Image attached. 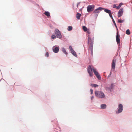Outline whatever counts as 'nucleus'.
Here are the masks:
<instances>
[{"mask_svg":"<svg viewBox=\"0 0 132 132\" xmlns=\"http://www.w3.org/2000/svg\"><path fill=\"white\" fill-rule=\"evenodd\" d=\"M55 32L57 37L61 39L62 38V36L60 31L57 29H56L55 30Z\"/></svg>","mask_w":132,"mask_h":132,"instance_id":"nucleus-3","label":"nucleus"},{"mask_svg":"<svg viewBox=\"0 0 132 132\" xmlns=\"http://www.w3.org/2000/svg\"><path fill=\"white\" fill-rule=\"evenodd\" d=\"M94 9V6L93 5H88L87 7V11L88 12L93 11Z\"/></svg>","mask_w":132,"mask_h":132,"instance_id":"nucleus-6","label":"nucleus"},{"mask_svg":"<svg viewBox=\"0 0 132 132\" xmlns=\"http://www.w3.org/2000/svg\"><path fill=\"white\" fill-rule=\"evenodd\" d=\"M79 3H78L77 4V7H78V5H79Z\"/></svg>","mask_w":132,"mask_h":132,"instance_id":"nucleus-36","label":"nucleus"},{"mask_svg":"<svg viewBox=\"0 0 132 132\" xmlns=\"http://www.w3.org/2000/svg\"><path fill=\"white\" fill-rule=\"evenodd\" d=\"M120 37L119 35L117 32V34L116 36V40L117 43L118 44H120Z\"/></svg>","mask_w":132,"mask_h":132,"instance_id":"nucleus-9","label":"nucleus"},{"mask_svg":"<svg viewBox=\"0 0 132 132\" xmlns=\"http://www.w3.org/2000/svg\"><path fill=\"white\" fill-rule=\"evenodd\" d=\"M124 21H125V20H120L119 19L118 20V22L119 23H122Z\"/></svg>","mask_w":132,"mask_h":132,"instance_id":"nucleus-24","label":"nucleus"},{"mask_svg":"<svg viewBox=\"0 0 132 132\" xmlns=\"http://www.w3.org/2000/svg\"><path fill=\"white\" fill-rule=\"evenodd\" d=\"M72 29V27L71 26H69L68 28V30L69 31H70Z\"/></svg>","mask_w":132,"mask_h":132,"instance_id":"nucleus-22","label":"nucleus"},{"mask_svg":"<svg viewBox=\"0 0 132 132\" xmlns=\"http://www.w3.org/2000/svg\"><path fill=\"white\" fill-rule=\"evenodd\" d=\"M56 38V36L55 35H53L51 36V38L53 39H55Z\"/></svg>","mask_w":132,"mask_h":132,"instance_id":"nucleus-26","label":"nucleus"},{"mask_svg":"<svg viewBox=\"0 0 132 132\" xmlns=\"http://www.w3.org/2000/svg\"><path fill=\"white\" fill-rule=\"evenodd\" d=\"M106 106L105 104H103L101 105V107L102 109H104L106 108Z\"/></svg>","mask_w":132,"mask_h":132,"instance_id":"nucleus-14","label":"nucleus"},{"mask_svg":"<svg viewBox=\"0 0 132 132\" xmlns=\"http://www.w3.org/2000/svg\"><path fill=\"white\" fill-rule=\"evenodd\" d=\"M90 92L91 94H92L93 93V90L92 89H90Z\"/></svg>","mask_w":132,"mask_h":132,"instance_id":"nucleus-33","label":"nucleus"},{"mask_svg":"<svg viewBox=\"0 0 132 132\" xmlns=\"http://www.w3.org/2000/svg\"><path fill=\"white\" fill-rule=\"evenodd\" d=\"M117 6L115 4H114L113 5V8L117 9Z\"/></svg>","mask_w":132,"mask_h":132,"instance_id":"nucleus-31","label":"nucleus"},{"mask_svg":"<svg viewBox=\"0 0 132 132\" xmlns=\"http://www.w3.org/2000/svg\"><path fill=\"white\" fill-rule=\"evenodd\" d=\"M123 9L121 8L119 10L118 14V17H120L123 14Z\"/></svg>","mask_w":132,"mask_h":132,"instance_id":"nucleus-8","label":"nucleus"},{"mask_svg":"<svg viewBox=\"0 0 132 132\" xmlns=\"http://www.w3.org/2000/svg\"><path fill=\"white\" fill-rule=\"evenodd\" d=\"M112 21H113V22L114 24L115 27H116V28H117V26L116 24V23H115V22L114 20L113 19Z\"/></svg>","mask_w":132,"mask_h":132,"instance_id":"nucleus-27","label":"nucleus"},{"mask_svg":"<svg viewBox=\"0 0 132 132\" xmlns=\"http://www.w3.org/2000/svg\"><path fill=\"white\" fill-rule=\"evenodd\" d=\"M62 51L66 55H67L68 53L66 52L65 49L63 47L62 48Z\"/></svg>","mask_w":132,"mask_h":132,"instance_id":"nucleus-12","label":"nucleus"},{"mask_svg":"<svg viewBox=\"0 0 132 132\" xmlns=\"http://www.w3.org/2000/svg\"><path fill=\"white\" fill-rule=\"evenodd\" d=\"M92 70L95 75H97V74L98 75V73L96 71L95 69H92Z\"/></svg>","mask_w":132,"mask_h":132,"instance_id":"nucleus-17","label":"nucleus"},{"mask_svg":"<svg viewBox=\"0 0 132 132\" xmlns=\"http://www.w3.org/2000/svg\"><path fill=\"white\" fill-rule=\"evenodd\" d=\"M88 43L89 46L88 50L91 51L92 55L93 54V37L91 39L90 36L89 35H88Z\"/></svg>","mask_w":132,"mask_h":132,"instance_id":"nucleus-1","label":"nucleus"},{"mask_svg":"<svg viewBox=\"0 0 132 132\" xmlns=\"http://www.w3.org/2000/svg\"><path fill=\"white\" fill-rule=\"evenodd\" d=\"M94 96H92L91 97V99L92 100L93 98H94Z\"/></svg>","mask_w":132,"mask_h":132,"instance_id":"nucleus-35","label":"nucleus"},{"mask_svg":"<svg viewBox=\"0 0 132 132\" xmlns=\"http://www.w3.org/2000/svg\"><path fill=\"white\" fill-rule=\"evenodd\" d=\"M69 47L70 50V51H73V49L72 47L71 46H70Z\"/></svg>","mask_w":132,"mask_h":132,"instance_id":"nucleus-29","label":"nucleus"},{"mask_svg":"<svg viewBox=\"0 0 132 132\" xmlns=\"http://www.w3.org/2000/svg\"><path fill=\"white\" fill-rule=\"evenodd\" d=\"M109 14V16H110V17L111 18L113 19V17H112V14L111 12Z\"/></svg>","mask_w":132,"mask_h":132,"instance_id":"nucleus-28","label":"nucleus"},{"mask_svg":"<svg viewBox=\"0 0 132 132\" xmlns=\"http://www.w3.org/2000/svg\"><path fill=\"white\" fill-rule=\"evenodd\" d=\"M96 76L98 79L100 80L101 79V78L99 73H98V75L97 74V75H96Z\"/></svg>","mask_w":132,"mask_h":132,"instance_id":"nucleus-23","label":"nucleus"},{"mask_svg":"<svg viewBox=\"0 0 132 132\" xmlns=\"http://www.w3.org/2000/svg\"><path fill=\"white\" fill-rule=\"evenodd\" d=\"M123 106L122 105L120 104L119 105L118 109V110L117 112L116 111V113H120L122 112L123 110Z\"/></svg>","mask_w":132,"mask_h":132,"instance_id":"nucleus-7","label":"nucleus"},{"mask_svg":"<svg viewBox=\"0 0 132 132\" xmlns=\"http://www.w3.org/2000/svg\"><path fill=\"white\" fill-rule=\"evenodd\" d=\"M116 59L114 58L112 61V68L114 69L115 67V63L116 62Z\"/></svg>","mask_w":132,"mask_h":132,"instance_id":"nucleus-11","label":"nucleus"},{"mask_svg":"<svg viewBox=\"0 0 132 132\" xmlns=\"http://www.w3.org/2000/svg\"><path fill=\"white\" fill-rule=\"evenodd\" d=\"M126 34L129 35L130 34V30L128 29H127L126 32Z\"/></svg>","mask_w":132,"mask_h":132,"instance_id":"nucleus-21","label":"nucleus"},{"mask_svg":"<svg viewBox=\"0 0 132 132\" xmlns=\"http://www.w3.org/2000/svg\"><path fill=\"white\" fill-rule=\"evenodd\" d=\"M87 32L89 34H90V32L89 30L88 29L87 30Z\"/></svg>","mask_w":132,"mask_h":132,"instance_id":"nucleus-32","label":"nucleus"},{"mask_svg":"<svg viewBox=\"0 0 132 132\" xmlns=\"http://www.w3.org/2000/svg\"><path fill=\"white\" fill-rule=\"evenodd\" d=\"M91 86L94 87H97L98 86V85L93 84H91Z\"/></svg>","mask_w":132,"mask_h":132,"instance_id":"nucleus-19","label":"nucleus"},{"mask_svg":"<svg viewBox=\"0 0 132 132\" xmlns=\"http://www.w3.org/2000/svg\"><path fill=\"white\" fill-rule=\"evenodd\" d=\"M44 14L47 16L48 17L50 16V13L48 12H45L44 13Z\"/></svg>","mask_w":132,"mask_h":132,"instance_id":"nucleus-16","label":"nucleus"},{"mask_svg":"<svg viewBox=\"0 0 132 132\" xmlns=\"http://www.w3.org/2000/svg\"><path fill=\"white\" fill-rule=\"evenodd\" d=\"M92 69L90 65H89L87 69V71L88 73L89 74L90 76H92L93 72L92 71Z\"/></svg>","mask_w":132,"mask_h":132,"instance_id":"nucleus-4","label":"nucleus"},{"mask_svg":"<svg viewBox=\"0 0 132 132\" xmlns=\"http://www.w3.org/2000/svg\"><path fill=\"white\" fill-rule=\"evenodd\" d=\"M111 74H112V72H110V75H109V76H110L111 75Z\"/></svg>","mask_w":132,"mask_h":132,"instance_id":"nucleus-37","label":"nucleus"},{"mask_svg":"<svg viewBox=\"0 0 132 132\" xmlns=\"http://www.w3.org/2000/svg\"><path fill=\"white\" fill-rule=\"evenodd\" d=\"M95 94L96 96L98 97L103 98L105 97V95L104 93L103 92L100 91H95Z\"/></svg>","mask_w":132,"mask_h":132,"instance_id":"nucleus-2","label":"nucleus"},{"mask_svg":"<svg viewBox=\"0 0 132 132\" xmlns=\"http://www.w3.org/2000/svg\"><path fill=\"white\" fill-rule=\"evenodd\" d=\"M45 56L47 57H48L49 56L48 53L47 52H46L45 54Z\"/></svg>","mask_w":132,"mask_h":132,"instance_id":"nucleus-30","label":"nucleus"},{"mask_svg":"<svg viewBox=\"0 0 132 132\" xmlns=\"http://www.w3.org/2000/svg\"><path fill=\"white\" fill-rule=\"evenodd\" d=\"M81 14L80 13H78L76 14V17L77 19L79 20L80 18Z\"/></svg>","mask_w":132,"mask_h":132,"instance_id":"nucleus-13","label":"nucleus"},{"mask_svg":"<svg viewBox=\"0 0 132 132\" xmlns=\"http://www.w3.org/2000/svg\"><path fill=\"white\" fill-rule=\"evenodd\" d=\"M71 52L72 54L75 56L76 57L77 56V55L76 54V53L74 50L72 51H71Z\"/></svg>","mask_w":132,"mask_h":132,"instance_id":"nucleus-18","label":"nucleus"},{"mask_svg":"<svg viewBox=\"0 0 132 132\" xmlns=\"http://www.w3.org/2000/svg\"><path fill=\"white\" fill-rule=\"evenodd\" d=\"M102 9L101 7H99L95 9L94 12V13L96 14V15H97L98 13H99L100 10H101Z\"/></svg>","mask_w":132,"mask_h":132,"instance_id":"nucleus-10","label":"nucleus"},{"mask_svg":"<svg viewBox=\"0 0 132 132\" xmlns=\"http://www.w3.org/2000/svg\"><path fill=\"white\" fill-rule=\"evenodd\" d=\"M82 29L84 30L85 32L88 29H87L86 27L85 26H83L82 27Z\"/></svg>","mask_w":132,"mask_h":132,"instance_id":"nucleus-20","label":"nucleus"},{"mask_svg":"<svg viewBox=\"0 0 132 132\" xmlns=\"http://www.w3.org/2000/svg\"><path fill=\"white\" fill-rule=\"evenodd\" d=\"M52 49L53 52L56 53L59 52V46H55L53 47Z\"/></svg>","mask_w":132,"mask_h":132,"instance_id":"nucleus-5","label":"nucleus"},{"mask_svg":"<svg viewBox=\"0 0 132 132\" xmlns=\"http://www.w3.org/2000/svg\"><path fill=\"white\" fill-rule=\"evenodd\" d=\"M106 89L107 90H110V88H109L108 87H106Z\"/></svg>","mask_w":132,"mask_h":132,"instance_id":"nucleus-34","label":"nucleus"},{"mask_svg":"<svg viewBox=\"0 0 132 132\" xmlns=\"http://www.w3.org/2000/svg\"><path fill=\"white\" fill-rule=\"evenodd\" d=\"M104 11L106 13H108L109 14L111 12V11L107 9H105L104 10Z\"/></svg>","mask_w":132,"mask_h":132,"instance_id":"nucleus-15","label":"nucleus"},{"mask_svg":"<svg viewBox=\"0 0 132 132\" xmlns=\"http://www.w3.org/2000/svg\"><path fill=\"white\" fill-rule=\"evenodd\" d=\"M122 3H120L119 6H117V9H119L121 7V5H122Z\"/></svg>","mask_w":132,"mask_h":132,"instance_id":"nucleus-25","label":"nucleus"}]
</instances>
